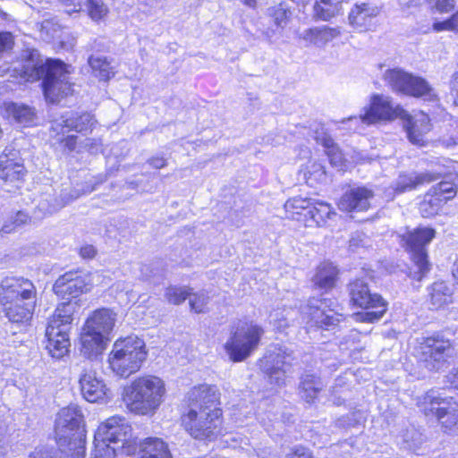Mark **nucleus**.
Listing matches in <instances>:
<instances>
[{"instance_id":"obj_1","label":"nucleus","mask_w":458,"mask_h":458,"mask_svg":"<svg viewBox=\"0 0 458 458\" xmlns=\"http://www.w3.org/2000/svg\"><path fill=\"white\" fill-rule=\"evenodd\" d=\"M221 397L218 386L207 383L191 386L185 394L179 423L193 440L207 445L227 434Z\"/></svg>"},{"instance_id":"obj_2","label":"nucleus","mask_w":458,"mask_h":458,"mask_svg":"<svg viewBox=\"0 0 458 458\" xmlns=\"http://www.w3.org/2000/svg\"><path fill=\"white\" fill-rule=\"evenodd\" d=\"M21 67L13 71V77L24 83L40 81V89L45 100L58 104L72 97L75 83L70 79L74 72L72 64L60 58L47 57L42 60L36 48H25L20 56Z\"/></svg>"},{"instance_id":"obj_3","label":"nucleus","mask_w":458,"mask_h":458,"mask_svg":"<svg viewBox=\"0 0 458 458\" xmlns=\"http://www.w3.org/2000/svg\"><path fill=\"white\" fill-rule=\"evenodd\" d=\"M38 301L35 284L24 276L6 278L0 284V307L12 324H30Z\"/></svg>"},{"instance_id":"obj_4","label":"nucleus","mask_w":458,"mask_h":458,"mask_svg":"<svg viewBox=\"0 0 458 458\" xmlns=\"http://www.w3.org/2000/svg\"><path fill=\"white\" fill-rule=\"evenodd\" d=\"M165 381L157 376L145 374L132 379L122 392V401L134 415L153 416L165 401Z\"/></svg>"},{"instance_id":"obj_5","label":"nucleus","mask_w":458,"mask_h":458,"mask_svg":"<svg viewBox=\"0 0 458 458\" xmlns=\"http://www.w3.org/2000/svg\"><path fill=\"white\" fill-rule=\"evenodd\" d=\"M437 231L432 226L418 225L405 227L403 233L397 234L401 248L409 255L411 266V277L416 281L425 279L432 269L428 246L436 238Z\"/></svg>"},{"instance_id":"obj_6","label":"nucleus","mask_w":458,"mask_h":458,"mask_svg":"<svg viewBox=\"0 0 458 458\" xmlns=\"http://www.w3.org/2000/svg\"><path fill=\"white\" fill-rule=\"evenodd\" d=\"M148 357L143 339L128 335L118 337L107 355L108 369L120 378H128L140 370Z\"/></svg>"},{"instance_id":"obj_7","label":"nucleus","mask_w":458,"mask_h":458,"mask_svg":"<svg viewBox=\"0 0 458 458\" xmlns=\"http://www.w3.org/2000/svg\"><path fill=\"white\" fill-rule=\"evenodd\" d=\"M73 313L69 301L59 303L48 318L44 334V349L52 360H62L71 353Z\"/></svg>"},{"instance_id":"obj_8","label":"nucleus","mask_w":458,"mask_h":458,"mask_svg":"<svg viewBox=\"0 0 458 458\" xmlns=\"http://www.w3.org/2000/svg\"><path fill=\"white\" fill-rule=\"evenodd\" d=\"M348 303L357 322H378L388 310V301L378 293L373 292L363 278H354L347 284Z\"/></svg>"},{"instance_id":"obj_9","label":"nucleus","mask_w":458,"mask_h":458,"mask_svg":"<svg viewBox=\"0 0 458 458\" xmlns=\"http://www.w3.org/2000/svg\"><path fill=\"white\" fill-rule=\"evenodd\" d=\"M284 207L292 219L307 228L327 227L337 217V213L330 203L311 197L298 195L289 198Z\"/></svg>"},{"instance_id":"obj_10","label":"nucleus","mask_w":458,"mask_h":458,"mask_svg":"<svg viewBox=\"0 0 458 458\" xmlns=\"http://www.w3.org/2000/svg\"><path fill=\"white\" fill-rule=\"evenodd\" d=\"M420 413L435 419L441 431L448 436L458 435V402L454 397H443L434 389L425 392L418 400Z\"/></svg>"},{"instance_id":"obj_11","label":"nucleus","mask_w":458,"mask_h":458,"mask_svg":"<svg viewBox=\"0 0 458 458\" xmlns=\"http://www.w3.org/2000/svg\"><path fill=\"white\" fill-rule=\"evenodd\" d=\"M265 329L252 320L241 321L231 330L224 350L232 362L246 360L261 344Z\"/></svg>"},{"instance_id":"obj_12","label":"nucleus","mask_w":458,"mask_h":458,"mask_svg":"<svg viewBox=\"0 0 458 458\" xmlns=\"http://www.w3.org/2000/svg\"><path fill=\"white\" fill-rule=\"evenodd\" d=\"M458 194V182L454 179L441 180L420 195L417 210L423 219H433L445 214L447 204Z\"/></svg>"},{"instance_id":"obj_13","label":"nucleus","mask_w":458,"mask_h":458,"mask_svg":"<svg viewBox=\"0 0 458 458\" xmlns=\"http://www.w3.org/2000/svg\"><path fill=\"white\" fill-rule=\"evenodd\" d=\"M97 441L121 444L120 450L125 455L135 454L138 448V438L132 436V428L125 418L114 415L102 421L95 433Z\"/></svg>"},{"instance_id":"obj_14","label":"nucleus","mask_w":458,"mask_h":458,"mask_svg":"<svg viewBox=\"0 0 458 458\" xmlns=\"http://www.w3.org/2000/svg\"><path fill=\"white\" fill-rule=\"evenodd\" d=\"M383 79L397 93L428 101L438 99L433 88L424 78L415 76L402 69H387Z\"/></svg>"},{"instance_id":"obj_15","label":"nucleus","mask_w":458,"mask_h":458,"mask_svg":"<svg viewBox=\"0 0 458 458\" xmlns=\"http://www.w3.org/2000/svg\"><path fill=\"white\" fill-rule=\"evenodd\" d=\"M88 122L84 114L76 113L67 117L63 116L61 121L53 122L50 128L51 137L63 152H74L79 144V138L70 132L82 133L88 131L90 132L91 128L88 125Z\"/></svg>"},{"instance_id":"obj_16","label":"nucleus","mask_w":458,"mask_h":458,"mask_svg":"<svg viewBox=\"0 0 458 458\" xmlns=\"http://www.w3.org/2000/svg\"><path fill=\"white\" fill-rule=\"evenodd\" d=\"M454 347L453 341L447 338L444 332L436 331L420 338L415 350L416 355L426 366L438 369L451 356Z\"/></svg>"},{"instance_id":"obj_17","label":"nucleus","mask_w":458,"mask_h":458,"mask_svg":"<svg viewBox=\"0 0 458 458\" xmlns=\"http://www.w3.org/2000/svg\"><path fill=\"white\" fill-rule=\"evenodd\" d=\"M91 288L90 274L78 268L64 273L57 277L53 284L54 293L59 299L66 300L70 303L72 298L89 292ZM70 308L73 310L71 305Z\"/></svg>"},{"instance_id":"obj_18","label":"nucleus","mask_w":458,"mask_h":458,"mask_svg":"<svg viewBox=\"0 0 458 458\" xmlns=\"http://www.w3.org/2000/svg\"><path fill=\"white\" fill-rule=\"evenodd\" d=\"M338 303L332 298L309 299L306 305L308 322L314 327L327 330L340 322L342 316L337 312Z\"/></svg>"},{"instance_id":"obj_19","label":"nucleus","mask_w":458,"mask_h":458,"mask_svg":"<svg viewBox=\"0 0 458 458\" xmlns=\"http://www.w3.org/2000/svg\"><path fill=\"white\" fill-rule=\"evenodd\" d=\"M407 116V111L397 105L394 106L391 101L382 95L375 94L371 97L369 106L361 114V121L366 124H373L381 121H393Z\"/></svg>"},{"instance_id":"obj_20","label":"nucleus","mask_w":458,"mask_h":458,"mask_svg":"<svg viewBox=\"0 0 458 458\" xmlns=\"http://www.w3.org/2000/svg\"><path fill=\"white\" fill-rule=\"evenodd\" d=\"M28 174L18 152L4 149L0 153V180L6 185L20 188Z\"/></svg>"},{"instance_id":"obj_21","label":"nucleus","mask_w":458,"mask_h":458,"mask_svg":"<svg viewBox=\"0 0 458 458\" xmlns=\"http://www.w3.org/2000/svg\"><path fill=\"white\" fill-rule=\"evenodd\" d=\"M84 417L81 411L76 406H66L62 408L56 418V425L69 431L70 437L77 435L78 454L82 457L85 454V429L83 425Z\"/></svg>"},{"instance_id":"obj_22","label":"nucleus","mask_w":458,"mask_h":458,"mask_svg":"<svg viewBox=\"0 0 458 458\" xmlns=\"http://www.w3.org/2000/svg\"><path fill=\"white\" fill-rule=\"evenodd\" d=\"M374 191L366 186H357L344 192L336 202L338 209L345 214L363 213L371 208Z\"/></svg>"},{"instance_id":"obj_23","label":"nucleus","mask_w":458,"mask_h":458,"mask_svg":"<svg viewBox=\"0 0 458 458\" xmlns=\"http://www.w3.org/2000/svg\"><path fill=\"white\" fill-rule=\"evenodd\" d=\"M404 122V130L409 141L418 147L427 146L428 140L427 134L433 129V123L429 115L421 112V117L414 120L407 112V116L403 115L401 119Z\"/></svg>"},{"instance_id":"obj_24","label":"nucleus","mask_w":458,"mask_h":458,"mask_svg":"<svg viewBox=\"0 0 458 458\" xmlns=\"http://www.w3.org/2000/svg\"><path fill=\"white\" fill-rule=\"evenodd\" d=\"M440 177L441 174L431 171L403 173L399 175L394 191L395 194H402L416 191L437 182Z\"/></svg>"},{"instance_id":"obj_25","label":"nucleus","mask_w":458,"mask_h":458,"mask_svg":"<svg viewBox=\"0 0 458 458\" xmlns=\"http://www.w3.org/2000/svg\"><path fill=\"white\" fill-rule=\"evenodd\" d=\"M339 278L338 267L334 262L325 259L316 266L311 282L316 289L328 293L336 287Z\"/></svg>"},{"instance_id":"obj_26","label":"nucleus","mask_w":458,"mask_h":458,"mask_svg":"<svg viewBox=\"0 0 458 458\" xmlns=\"http://www.w3.org/2000/svg\"><path fill=\"white\" fill-rule=\"evenodd\" d=\"M80 388L82 396L89 403H97L106 396L107 388L97 373L92 370H84L80 380Z\"/></svg>"},{"instance_id":"obj_27","label":"nucleus","mask_w":458,"mask_h":458,"mask_svg":"<svg viewBox=\"0 0 458 458\" xmlns=\"http://www.w3.org/2000/svg\"><path fill=\"white\" fill-rule=\"evenodd\" d=\"M379 10L368 3L356 4L351 9L348 14V20L352 26L366 31L370 30L374 24V20L377 16Z\"/></svg>"},{"instance_id":"obj_28","label":"nucleus","mask_w":458,"mask_h":458,"mask_svg":"<svg viewBox=\"0 0 458 458\" xmlns=\"http://www.w3.org/2000/svg\"><path fill=\"white\" fill-rule=\"evenodd\" d=\"M138 458H173L168 444L160 437H149L138 441Z\"/></svg>"},{"instance_id":"obj_29","label":"nucleus","mask_w":458,"mask_h":458,"mask_svg":"<svg viewBox=\"0 0 458 458\" xmlns=\"http://www.w3.org/2000/svg\"><path fill=\"white\" fill-rule=\"evenodd\" d=\"M116 321V313L109 308H99L91 312L85 321L88 327L100 331L108 335L113 331Z\"/></svg>"},{"instance_id":"obj_30","label":"nucleus","mask_w":458,"mask_h":458,"mask_svg":"<svg viewBox=\"0 0 458 458\" xmlns=\"http://www.w3.org/2000/svg\"><path fill=\"white\" fill-rule=\"evenodd\" d=\"M81 350L86 355L101 353L106 346L108 337L102 335L100 331L88 327L85 324L81 334Z\"/></svg>"},{"instance_id":"obj_31","label":"nucleus","mask_w":458,"mask_h":458,"mask_svg":"<svg viewBox=\"0 0 458 458\" xmlns=\"http://www.w3.org/2000/svg\"><path fill=\"white\" fill-rule=\"evenodd\" d=\"M299 389L303 400L309 404H313L323 390V383L318 375L306 374L301 377Z\"/></svg>"},{"instance_id":"obj_32","label":"nucleus","mask_w":458,"mask_h":458,"mask_svg":"<svg viewBox=\"0 0 458 458\" xmlns=\"http://www.w3.org/2000/svg\"><path fill=\"white\" fill-rule=\"evenodd\" d=\"M339 35L340 30L338 29L322 26L306 30L301 38L310 45L325 46Z\"/></svg>"},{"instance_id":"obj_33","label":"nucleus","mask_w":458,"mask_h":458,"mask_svg":"<svg viewBox=\"0 0 458 458\" xmlns=\"http://www.w3.org/2000/svg\"><path fill=\"white\" fill-rule=\"evenodd\" d=\"M429 302L434 310H439L453 302V292L445 281L434 282L429 288Z\"/></svg>"},{"instance_id":"obj_34","label":"nucleus","mask_w":458,"mask_h":458,"mask_svg":"<svg viewBox=\"0 0 458 458\" xmlns=\"http://www.w3.org/2000/svg\"><path fill=\"white\" fill-rule=\"evenodd\" d=\"M344 0H318L313 7V15L316 20L329 21L340 14L343 11Z\"/></svg>"},{"instance_id":"obj_35","label":"nucleus","mask_w":458,"mask_h":458,"mask_svg":"<svg viewBox=\"0 0 458 458\" xmlns=\"http://www.w3.org/2000/svg\"><path fill=\"white\" fill-rule=\"evenodd\" d=\"M5 111L9 117L19 123H29L35 118L33 109L26 105L9 103L5 106Z\"/></svg>"},{"instance_id":"obj_36","label":"nucleus","mask_w":458,"mask_h":458,"mask_svg":"<svg viewBox=\"0 0 458 458\" xmlns=\"http://www.w3.org/2000/svg\"><path fill=\"white\" fill-rule=\"evenodd\" d=\"M85 6L88 16L94 21L105 20L109 13L104 0H85Z\"/></svg>"},{"instance_id":"obj_37","label":"nucleus","mask_w":458,"mask_h":458,"mask_svg":"<svg viewBox=\"0 0 458 458\" xmlns=\"http://www.w3.org/2000/svg\"><path fill=\"white\" fill-rule=\"evenodd\" d=\"M89 64L103 81H109L114 74L110 63L105 57H89Z\"/></svg>"},{"instance_id":"obj_38","label":"nucleus","mask_w":458,"mask_h":458,"mask_svg":"<svg viewBox=\"0 0 458 458\" xmlns=\"http://www.w3.org/2000/svg\"><path fill=\"white\" fill-rule=\"evenodd\" d=\"M191 288L169 286L165 290V299L173 305H180L185 301L191 295Z\"/></svg>"},{"instance_id":"obj_39","label":"nucleus","mask_w":458,"mask_h":458,"mask_svg":"<svg viewBox=\"0 0 458 458\" xmlns=\"http://www.w3.org/2000/svg\"><path fill=\"white\" fill-rule=\"evenodd\" d=\"M273 23L279 28H284L290 21V11L283 4L272 6L268 10Z\"/></svg>"},{"instance_id":"obj_40","label":"nucleus","mask_w":458,"mask_h":458,"mask_svg":"<svg viewBox=\"0 0 458 458\" xmlns=\"http://www.w3.org/2000/svg\"><path fill=\"white\" fill-rule=\"evenodd\" d=\"M323 146L326 148V154L333 165H339L344 162V154L339 147L331 139H325Z\"/></svg>"},{"instance_id":"obj_41","label":"nucleus","mask_w":458,"mask_h":458,"mask_svg":"<svg viewBox=\"0 0 458 458\" xmlns=\"http://www.w3.org/2000/svg\"><path fill=\"white\" fill-rule=\"evenodd\" d=\"M208 297L200 293H192L189 297V307L191 312L201 314L208 311Z\"/></svg>"},{"instance_id":"obj_42","label":"nucleus","mask_w":458,"mask_h":458,"mask_svg":"<svg viewBox=\"0 0 458 458\" xmlns=\"http://www.w3.org/2000/svg\"><path fill=\"white\" fill-rule=\"evenodd\" d=\"M109 442L97 441L94 437V447L91 452L92 458H114L115 450L110 446Z\"/></svg>"},{"instance_id":"obj_43","label":"nucleus","mask_w":458,"mask_h":458,"mask_svg":"<svg viewBox=\"0 0 458 458\" xmlns=\"http://www.w3.org/2000/svg\"><path fill=\"white\" fill-rule=\"evenodd\" d=\"M434 31L440 32L445 30L458 31V11L452 14L448 19L443 21H435L432 24Z\"/></svg>"},{"instance_id":"obj_44","label":"nucleus","mask_w":458,"mask_h":458,"mask_svg":"<svg viewBox=\"0 0 458 458\" xmlns=\"http://www.w3.org/2000/svg\"><path fill=\"white\" fill-rule=\"evenodd\" d=\"M15 47V36L11 31H0V57L12 53Z\"/></svg>"},{"instance_id":"obj_45","label":"nucleus","mask_w":458,"mask_h":458,"mask_svg":"<svg viewBox=\"0 0 458 458\" xmlns=\"http://www.w3.org/2000/svg\"><path fill=\"white\" fill-rule=\"evenodd\" d=\"M284 458H314L312 452L302 445L292 447Z\"/></svg>"},{"instance_id":"obj_46","label":"nucleus","mask_w":458,"mask_h":458,"mask_svg":"<svg viewBox=\"0 0 458 458\" xmlns=\"http://www.w3.org/2000/svg\"><path fill=\"white\" fill-rule=\"evenodd\" d=\"M78 253L84 259H92L96 257L98 251L93 245L85 244L79 249Z\"/></svg>"},{"instance_id":"obj_47","label":"nucleus","mask_w":458,"mask_h":458,"mask_svg":"<svg viewBox=\"0 0 458 458\" xmlns=\"http://www.w3.org/2000/svg\"><path fill=\"white\" fill-rule=\"evenodd\" d=\"M436 8L442 13H449L454 10V0H436Z\"/></svg>"},{"instance_id":"obj_48","label":"nucleus","mask_w":458,"mask_h":458,"mask_svg":"<svg viewBox=\"0 0 458 458\" xmlns=\"http://www.w3.org/2000/svg\"><path fill=\"white\" fill-rule=\"evenodd\" d=\"M450 91L454 97V103L458 106V72H454L452 75Z\"/></svg>"},{"instance_id":"obj_49","label":"nucleus","mask_w":458,"mask_h":458,"mask_svg":"<svg viewBox=\"0 0 458 458\" xmlns=\"http://www.w3.org/2000/svg\"><path fill=\"white\" fill-rule=\"evenodd\" d=\"M148 164L156 169H161L167 165V161L163 156H155L149 158Z\"/></svg>"},{"instance_id":"obj_50","label":"nucleus","mask_w":458,"mask_h":458,"mask_svg":"<svg viewBox=\"0 0 458 458\" xmlns=\"http://www.w3.org/2000/svg\"><path fill=\"white\" fill-rule=\"evenodd\" d=\"M66 4L71 6V12H81L85 4L84 0H67Z\"/></svg>"},{"instance_id":"obj_51","label":"nucleus","mask_w":458,"mask_h":458,"mask_svg":"<svg viewBox=\"0 0 458 458\" xmlns=\"http://www.w3.org/2000/svg\"><path fill=\"white\" fill-rule=\"evenodd\" d=\"M451 276L454 282V284L458 287V257L454 260L451 267Z\"/></svg>"},{"instance_id":"obj_52","label":"nucleus","mask_w":458,"mask_h":458,"mask_svg":"<svg viewBox=\"0 0 458 458\" xmlns=\"http://www.w3.org/2000/svg\"><path fill=\"white\" fill-rule=\"evenodd\" d=\"M448 382L454 389L458 390V367L454 368L450 373Z\"/></svg>"},{"instance_id":"obj_53","label":"nucleus","mask_w":458,"mask_h":458,"mask_svg":"<svg viewBox=\"0 0 458 458\" xmlns=\"http://www.w3.org/2000/svg\"><path fill=\"white\" fill-rule=\"evenodd\" d=\"M241 2L252 9H255L257 6V0H241Z\"/></svg>"},{"instance_id":"obj_54","label":"nucleus","mask_w":458,"mask_h":458,"mask_svg":"<svg viewBox=\"0 0 458 458\" xmlns=\"http://www.w3.org/2000/svg\"><path fill=\"white\" fill-rule=\"evenodd\" d=\"M100 146H102L101 140L95 139L91 140V142L89 144V148H98Z\"/></svg>"},{"instance_id":"obj_55","label":"nucleus","mask_w":458,"mask_h":458,"mask_svg":"<svg viewBox=\"0 0 458 458\" xmlns=\"http://www.w3.org/2000/svg\"><path fill=\"white\" fill-rule=\"evenodd\" d=\"M13 223H10L9 225H3V227L1 228V232L4 233H10L13 229Z\"/></svg>"},{"instance_id":"obj_56","label":"nucleus","mask_w":458,"mask_h":458,"mask_svg":"<svg viewBox=\"0 0 458 458\" xmlns=\"http://www.w3.org/2000/svg\"><path fill=\"white\" fill-rule=\"evenodd\" d=\"M448 145H458V138L456 140H453V141L451 143H449Z\"/></svg>"},{"instance_id":"obj_57","label":"nucleus","mask_w":458,"mask_h":458,"mask_svg":"<svg viewBox=\"0 0 458 458\" xmlns=\"http://www.w3.org/2000/svg\"><path fill=\"white\" fill-rule=\"evenodd\" d=\"M415 0H407V2L410 4V3H412L414 2Z\"/></svg>"}]
</instances>
